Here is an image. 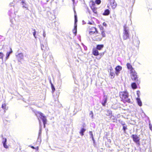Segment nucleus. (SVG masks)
<instances>
[{
    "instance_id": "ddd939ff",
    "label": "nucleus",
    "mask_w": 152,
    "mask_h": 152,
    "mask_svg": "<svg viewBox=\"0 0 152 152\" xmlns=\"http://www.w3.org/2000/svg\"><path fill=\"white\" fill-rule=\"evenodd\" d=\"M92 53L93 55L95 56H98L99 54V52L96 48H94L93 49Z\"/></svg>"
},
{
    "instance_id": "0eeeda50",
    "label": "nucleus",
    "mask_w": 152,
    "mask_h": 152,
    "mask_svg": "<svg viewBox=\"0 0 152 152\" xmlns=\"http://www.w3.org/2000/svg\"><path fill=\"white\" fill-rule=\"evenodd\" d=\"M110 4L111 6V7L113 9H115L117 6L116 3L115 2L114 0H110Z\"/></svg>"
},
{
    "instance_id": "4468645a",
    "label": "nucleus",
    "mask_w": 152,
    "mask_h": 152,
    "mask_svg": "<svg viewBox=\"0 0 152 152\" xmlns=\"http://www.w3.org/2000/svg\"><path fill=\"white\" fill-rule=\"evenodd\" d=\"M6 141L7 139L6 138H3V140L2 141V142L3 143V146L5 148H8V146L6 144Z\"/></svg>"
},
{
    "instance_id": "bb28decb",
    "label": "nucleus",
    "mask_w": 152,
    "mask_h": 152,
    "mask_svg": "<svg viewBox=\"0 0 152 152\" xmlns=\"http://www.w3.org/2000/svg\"><path fill=\"white\" fill-rule=\"evenodd\" d=\"M3 54L2 53H0V58L2 59L3 60Z\"/></svg>"
},
{
    "instance_id": "37998d69",
    "label": "nucleus",
    "mask_w": 152,
    "mask_h": 152,
    "mask_svg": "<svg viewBox=\"0 0 152 152\" xmlns=\"http://www.w3.org/2000/svg\"><path fill=\"white\" fill-rule=\"evenodd\" d=\"M32 148H33V149H34V147H32Z\"/></svg>"
},
{
    "instance_id": "2eb2a0df",
    "label": "nucleus",
    "mask_w": 152,
    "mask_h": 152,
    "mask_svg": "<svg viewBox=\"0 0 152 152\" xmlns=\"http://www.w3.org/2000/svg\"><path fill=\"white\" fill-rule=\"evenodd\" d=\"M21 4L22 6V7L23 8H26V10H28V5L26 4L24 1H22Z\"/></svg>"
},
{
    "instance_id": "39448f33",
    "label": "nucleus",
    "mask_w": 152,
    "mask_h": 152,
    "mask_svg": "<svg viewBox=\"0 0 152 152\" xmlns=\"http://www.w3.org/2000/svg\"><path fill=\"white\" fill-rule=\"evenodd\" d=\"M133 141L137 144H140V138L137 135L135 134H133L132 136Z\"/></svg>"
},
{
    "instance_id": "7c9ffc66",
    "label": "nucleus",
    "mask_w": 152,
    "mask_h": 152,
    "mask_svg": "<svg viewBox=\"0 0 152 152\" xmlns=\"http://www.w3.org/2000/svg\"><path fill=\"white\" fill-rule=\"evenodd\" d=\"M34 31L33 33V35L35 38H36V37L35 36V34H36V31H35V30L34 29Z\"/></svg>"
},
{
    "instance_id": "7ed1b4c3",
    "label": "nucleus",
    "mask_w": 152,
    "mask_h": 152,
    "mask_svg": "<svg viewBox=\"0 0 152 152\" xmlns=\"http://www.w3.org/2000/svg\"><path fill=\"white\" fill-rule=\"evenodd\" d=\"M123 37L124 40L127 39L129 37V28L126 25L124 26Z\"/></svg>"
},
{
    "instance_id": "ea45409f",
    "label": "nucleus",
    "mask_w": 152,
    "mask_h": 152,
    "mask_svg": "<svg viewBox=\"0 0 152 152\" xmlns=\"http://www.w3.org/2000/svg\"><path fill=\"white\" fill-rule=\"evenodd\" d=\"M140 93V92L139 91H137V95L138 97L139 96V94Z\"/></svg>"
},
{
    "instance_id": "1a4fd4ad",
    "label": "nucleus",
    "mask_w": 152,
    "mask_h": 152,
    "mask_svg": "<svg viewBox=\"0 0 152 152\" xmlns=\"http://www.w3.org/2000/svg\"><path fill=\"white\" fill-rule=\"evenodd\" d=\"M107 96L104 95L103 97L102 101V105L103 106H105V104L107 102Z\"/></svg>"
},
{
    "instance_id": "6e6552de",
    "label": "nucleus",
    "mask_w": 152,
    "mask_h": 152,
    "mask_svg": "<svg viewBox=\"0 0 152 152\" xmlns=\"http://www.w3.org/2000/svg\"><path fill=\"white\" fill-rule=\"evenodd\" d=\"M76 15H75V27L74 30L73 31V33L75 34V35H76V34L77 33V25L76 24V22H77V18Z\"/></svg>"
},
{
    "instance_id": "5701e85b",
    "label": "nucleus",
    "mask_w": 152,
    "mask_h": 152,
    "mask_svg": "<svg viewBox=\"0 0 152 152\" xmlns=\"http://www.w3.org/2000/svg\"><path fill=\"white\" fill-rule=\"evenodd\" d=\"M112 112L111 110H108L107 111V113L106 114V115L107 116H109L110 115L112 114Z\"/></svg>"
},
{
    "instance_id": "dca6fc26",
    "label": "nucleus",
    "mask_w": 152,
    "mask_h": 152,
    "mask_svg": "<svg viewBox=\"0 0 152 152\" xmlns=\"http://www.w3.org/2000/svg\"><path fill=\"white\" fill-rule=\"evenodd\" d=\"M103 47L104 45H97L96 48V49L97 50H100L103 48Z\"/></svg>"
},
{
    "instance_id": "c756f323",
    "label": "nucleus",
    "mask_w": 152,
    "mask_h": 152,
    "mask_svg": "<svg viewBox=\"0 0 152 152\" xmlns=\"http://www.w3.org/2000/svg\"><path fill=\"white\" fill-rule=\"evenodd\" d=\"M123 129L124 132L127 129V127L126 125L123 126Z\"/></svg>"
},
{
    "instance_id": "79ce46f5",
    "label": "nucleus",
    "mask_w": 152,
    "mask_h": 152,
    "mask_svg": "<svg viewBox=\"0 0 152 152\" xmlns=\"http://www.w3.org/2000/svg\"><path fill=\"white\" fill-rule=\"evenodd\" d=\"M43 47H44V45H42V46H41V49L42 50H43Z\"/></svg>"
},
{
    "instance_id": "c03bdc74",
    "label": "nucleus",
    "mask_w": 152,
    "mask_h": 152,
    "mask_svg": "<svg viewBox=\"0 0 152 152\" xmlns=\"http://www.w3.org/2000/svg\"><path fill=\"white\" fill-rule=\"evenodd\" d=\"M74 2V0H72Z\"/></svg>"
},
{
    "instance_id": "58836bf2",
    "label": "nucleus",
    "mask_w": 152,
    "mask_h": 152,
    "mask_svg": "<svg viewBox=\"0 0 152 152\" xmlns=\"http://www.w3.org/2000/svg\"><path fill=\"white\" fill-rule=\"evenodd\" d=\"M88 23L90 24H93V23H94V22H89Z\"/></svg>"
},
{
    "instance_id": "6ab92c4d",
    "label": "nucleus",
    "mask_w": 152,
    "mask_h": 152,
    "mask_svg": "<svg viewBox=\"0 0 152 152\" xmlns=\"http://www.w3.org/2000/svg\"><path fill=\"white\" fill-rule=\"evenodd\" d=\"M110 12V11L108 10H106L103 13V15H107L109 14Z\"/></svg>"
},
{
    "instance_id": "cd10ccee",
    "label": "nucleus",
    "mask_w": 152,
    "mask_h": 152,
    "mask_svg": "<svg viewBox=\"0 0 152 152\" xmlns=\"http://www.w3.org/2000/svg\"><path fill=\"white\" fill-rule=\"evenodd\" d=\"M10 53H8V52H7L6 54V59L7 60L8 58L10 55Z\"/></svg>"
},
{
    "instance_id": "a878e982",
    "label": "nucleus",
    "mask_w": 152,
    "mask_h": 152,
    "mask_svg": "<svg viewBox=\"0 0 152 152\" xmlns=\"http://www.w3.org/2000/svg\"><path fill=\"white\" fill-rule=\"evenodd\" d=\"M101 2V1L100 0H96L95 1V2L96 4H99Z\"/></svg>"
},
{
    "instance_id": "f03ea898",
    "label": "nucleus",
    "mask_w": 152,
    "mask_h": 152,
    "mask_svg": "<svg viewBox=\"0 0 152 152\" xmlns=\"http://www.w3.org/2000/svg\"><path fill=\"white\" fill-rule=\"evenodd\" d=\"M119 95L120 98L124 102L129 103L130 102V99L129 98V94L127 91L121 92Z\"/></svg>"
},
{
    "instance_id": "9b49d317",
    "label": "nucleus",
    "mask_w": 152,
    "mask_h": 152,
    "mask_svg": "<svg viewBox=\"0 0 152 152\" xmlns=\"http://www.w3.org/2000/svg\"><path fill=\"white\" fill-rule=\"evenodd\" d=\"M126 66L128 69L130 70V72H133V71L134 70L131 65L129 63H127Z\"/></svg>"
},
{
    "instance_id": "4be33fe9",
    "label": "nucleus",
    "mask_w": 152,
    "mask_h": 152,
    "mask_svg": "<svg viewBox=\"0 0 152 152\" xmlns=\"http://www.w3.org/2000/svg\"><path fill=\"white\" fill-rule=\"evenodd\" d=\"M89 133L90 135L91 136V137L92 140L94 141V137L93 136V134L92 132L90 131L89 132Z\"/></svg>"
},
{
    "instance_id": "c9c22d12",
    "label": "nucleus",
    "mask_w": 152,
    "mask_h": 152,
    "mask_svg": "<svg viewBox=\"0 0 152 152\" xmlns=\"http://www.w3.org/2000/svg\"><path fill=\"white\" fill-rule=\"evenodd\" d=\"M45 36H46V34H45V31H44L43 34V36L44 37H45Z\"/></svg>"
},
{
    "instance_id": "473e14b6",
    "label": "nucleus",
    "mask_w": 152,
    "mask_h": 152,
    "mask_svg": "<svg viewBox=\"0 0 152 152\" xmlns=\"http://www.w3.org/2000/svg\"><path fill=\"white\" fill-rule=\"evenodd\" d=\"M51 85H52V90L53 91H55V88L53 86V85H52V84H51Z\"/></svg>"
},
{
    "instance_id": "72a5a7b5",
    "label": "nucleus",
    "mask_w": 152,
    "mask_h": 152,
    "mask_svg": "<svg viewBox=\"0 0 152 152\" xmlns=\"http://www.w3.org/2000/svg\"><path fill=\"white\" fill-rule=\"evenodd\" d=\"M149 127L150 129L152 131V126L150 124H149Z\"/></svg>"
},
{
    "instance_id": "4c0bfd02",
    "label": "nucleus",
    "mask_w": 152,
    "mask_h": 152,
    "mask_svg": "<svg viewBox=\"0 0 152 152\" xmlns=\"http://www.w3.org/2000/svg\"><path fill=\"white\" fill-rule=\"evenodd\" d=\"M12 52V50L11 49V48H10V51L9 52H8V53H10V54Z\"/></svg>"
},
{
    "instance_id": "a211bd4d",
    "label": "nucleus",
    "mask_w": 152,
    "mask_h": 152,
    "mask_svg": "<svg viewBox=\"0 0 152 152\" xmlns=\"http://www.w3.org/2000/svg\"><path fill=\"white\" fill-rule=\"evenodd\" d=\"M132 88L133 89H136L137 88V86L136 83H132L131 84Z\"/></svg>"
},
{
    "instance_id": "e433bc0d",
    "label": "nucleus",
    "mask_w": 152,
    "mask_h": 152,
    "mask_svg": "<svg viewBox=\"0 0 152 152\" xmlns=\"http://www.w3.org/2000/svg\"><path fill=\"white\" fill-rule=\"evenodd\" d=\"M103 25L104 26H107V24L106 23H104L103 24Z\"/></svg>"
},
{
    "instance_id": "412c9836",
    "label": "nucleus",
    "mask_w": 152,
    "mask_h": 152,
    "mask_svg": "<svg viewBox=\"0 0 152 152\" xmlns=\"http://www.w3.org/2000/svg\"><path fill=\"white\" fill-rule=\"evenodd\" d=\"M102 39V37H101L96 36L95 38V39L96 41H100Z\"/></svg>"
},
{
    "instance_id": "f704fd0d",
    "label": "nucleus",
    "mask_w": 152,
    "mask_h": 152,
    "mask_svg": "<svg viewBox=\"0 0 152 152\" xmlns=\"http://www.w3.org/2000/svg\"><path fill=\"white\" fill-rule=\"evenodd\" d=\"M121 124H122V125L123 126L125 125V123L124 122H123L122 121H121Z\"/></svg>"
},
{
    "instance_id": "2f4dec72",
    "label": "nucleus",
    "mask_w": 152,
    "mask_h": 152,
    "mask_svg": "<svg viewBox=\"0 0 152 152\" xmlns=\"http://www.w3.org/2000/svg\"><path fill=\"white\" fill-rule=\"evenodd\" d=\"M90 115H91V117L92 118H93V113L92 111H91V112H90Z\"/></svg>"
},
{
    "instance_id": "f257e3e1",
    "label": "nucleus",
    "mask_w": 152,
    "mask_h": 152,
    "mask_svg": "<svg viewBox=\"0 0 152 152\" xmlns=\"http://www.w3.org/2000/svg\"><path fill=\"white\" fill-rule=\"evenodd\" d=\"M36 115V116H37L38 118V119L39 121V124H40V129L39 131V134H40L41 133V127L42 126L41 125V121L39 118H40L41 119H42L43 122V123L44 125V127H45V124L47 122V119L46 118V117L43 115V114L40 112H37Z\"/></svg>"
},
{
    "instance_id": "c85d7f7f",
    "label": "nucleus",
    "mask_w": 152,
    "mask_h": 152,
    "mask_svg": "<svg viewBox=\"0 0 152 152\" xmlns=\"http://www.w3.org/2000/svg\"><path fill=\"white\" fill-rule=\"evenodd\" d=\"M6 105L5 104H2V107L4 109H6Z\"/></svg>"
},
{
    "instance_id": "393cba45",
    "label": "nucleus",
    "mask_w": 152,
    "mask_h": 152,
    "mask_svg": "<svg viewBox=\"0 0 152 152\" xmlns=\"http://www.w3.org/2000/svg\"><path fill=\"white\" fill-rule=\"evenodd\" d=\"M101 35L102 37H105L106 36V34L104 31H101Z\"/></svg>"
},
{
    "instance_id": "a19ab883",
    "label": "nucleus",
    "mask_w": 152,
    "mask_h": 152,
    "mask_svg": "<svg viewBox=\"0 0 152 152\" xmlns=\"http://www.w3.org/2000/svg\"><path fill=\"white\" fill-rule=\"evenodd\" d=\"M114 105H113V106H112V107L113 108H114V109H116V108H114Z\"/></svg>"
},
{
    "instance_id": "9d476101",
    "label": "nucleus",
    "mask_w": 152,
    "mask_h": 152,
    "mask_svg": "<svg viewBox=\"0 0 152 152\" xmlns=\"http://www.w3.org/2000/svg\"><path fill=\"white\" fill-rule=\"evenodd\" d=\"M122 67L121 66H117L115 68L116 71L115 74L117 75H118L119 73V72L121 70Z\"/></svg>"
},
{
    "instance_id": "f3484780",
    "label": "nucleus",
    "mask_w": 152,
    "mask_h": 152,
    "mask_svg": "<svg viewBox=\"0 0 152 152\" xmlns=\"http://www.w3.org/2000/svg\"><path fill=\"white\" fill-rule=\"evenodd\" d=\"M137 102L139 105V106H142V102L141 101L140 99L139 98H137L136 99Z\"/></svg>"
},
{
    "instance_id": "f8f14e48",
    "label": "nucleus",
    "mask_w": 152,
    "mask_h": 152,
    "mask_svg": "<svg viewBox=\"0 0 152 152\" xmlns=\"http://www.w3.org/2000/svg\"><path fill=\"white\" fill-rule=\"evenodd\" d=\"M90 31H89V34H92L95 33V32H96L97 33V31H96V28L94 27H92L90 29Z\"/></svg>"
},
{
    "instance_id": "20e7f679",
    "label": "nucleus",
    "mask_w": 152,
    "mask_h": 152,
    "mask_svg": "<svg viewBox=\"0 0 152 152\" xmlns=\"http://www.w3.org/2000/svg\"><path fill=\"white\" fill-rule=\"evenodd\" d=\"M131 72V77L132 79L136 82L138 81L137 75V73L135 72V70L132 72Z\"/></svg>"
},
{
    "instance_id": "aec40b11",
    "label": "nucleus",
    "mask_w": 152,
    "mask_h": 152,
    "mask_svg": "<svg viewBox=\"0 0 152 152\" xmlns=\"http://www.w3.org/2000/svg\"><path fill=\"white\" fill-rule=\"evenodd\" d=\"M86 131V129L84 128L82 129L80 132V133L83 136L84 135L83 133Z\"/></svg>"
},
{
    "instance_id": "b1692460",
    "label": "nucleus",
    "mask_w": 152,
    "mask_h": 152,
    "mask_svg": "<svg viewBox=\"0 0 152 152\" xmlns=\"http://www.w3.org/2000/svg\"><path fill=\"white\" fill-rule=\"evenodd\" d=\"M110 75L111 76V78H113L115 76V74L113 72H112L111 71H110Z\"/></svg>"
},
{
    "instance_id": "423d86ee",
    "label": "nucleus",
    "mask_w": 152,
    "mask_h": 152,
    "mask_svg": "<svg viewBox=\"0 0 152 152\" xmlns=\"http://www.w3.org/2000/svg\"><path fill=\"white\" fill-rule=\"evenodd\" d=\"M16 56L18 61H20L21 60L23 59L24 55L22 53H18L16 55Z\"/></svg>"
}]
</instances>
